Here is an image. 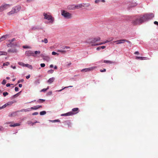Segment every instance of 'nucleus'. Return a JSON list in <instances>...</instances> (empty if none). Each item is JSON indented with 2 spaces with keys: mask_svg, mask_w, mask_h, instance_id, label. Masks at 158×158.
Returning <instances> with one entry per match:
<instances>
[{
  "mask_svg": "<svg viewBox=\"0 0 158 158\" xmlns=\"http://www.w3.org/2000/svg\"><path fill=\"white\" fill-rule=\"evenodd\" d=\"M61 14L66 19H69L71 18L72 17V15L70 13L64 10L61 11Z\"/></svg>",
  "mask_w": 158,
  "mask_h": 158,
  "instance_id": "obj_3",
  "label": "nucleus"
},
{
  "mask_svg": "<svg viewBox=\"0 0 158 158\" xmlns=\"http://www.w3.org/2000/svg\"><path fill=\"white\" fill-rule=\"evenodd\" d=\"M21 9V6H19L14 7L12 8L10 12H9L8 14L10 15L15 13H17Z\"/></svg>",
  "mask_w": 158,
  "mask_h": 158,
  "instance_id": "obj_4",
  "label": "nucleus"
},
{
  "mask_svg": "<svg viewBox=\"0 0 158 158\" xmlns=\"http://www.w3.org/2000/svg\"><path fill=\"white\" fill-rule=\"evenodd\" d=\"M42 106H41L37 105L35 106H34L33 107H31V108L30 109L32 110H36L38 109H39L40 108H41Z\"/></svg>",
  "mask_w": 158,
  "mask_h": 158,
  "instance_id": "obj_16",
  "label": "nucleus"
},
{
  "mask_svg": "<svg viewBox=\"0 0 158 158\" xmlns=\"http://www.w3.org/2000/svg\"><path fill=\"white\" fill-rule=\"evenodd\" d=\"M110 42V40H106V41L104 42V43H105V44H106V43H107L108 42Z\"/></svg>",
  "mask_w": 158,
  "mask_h": 158,
  "instance_id": "obj_52",
  "label": "nucleus"
},
{
  "mask_svg": "<svg viewBox=\"0 0 158 158\" xmlns=\"http://www.w3.org/2000/svg\"><path fill=\"white\" fill-rule=\"evenodd\" d=\"M101 1L102 2H105V0H95V3H98L100 2Z\"/></svg>",
  "mask_w": 158,
  "mask_h": 158,
  "instance_id": "obj_27",
  "label": "nucleus"
},
{
  "mask_svg": "<svg viewBox=\"0 0 158 158\" xmlns=\"http://www.w3.org/2000/svg\"><path fill=\"white\" fill-rule=\"evenodd\" d=\"M10 6V5L8 4H4L0 6V11H2L7 9Z\"/></svg>",
  "mask_w": 158,
  "mask_h": 158,
  "instance_id": "obj_6",
  "label": "nucleus"
},
{
  "mask_svg": "<svg viewBox=\"0 0 158 158\" xmlns=\"http://www.w3.org/2000/svg\"><path fill=\"white\" fill-rule=\"evenodd\" d=\"M43 15L44 16V19L49 20V23H53L54 19L51 15H48L47 14L44 13Z\"/></svg>",
  "mask_w": 158,
  "mask_h": 158,
  "instance_id": "obj_2",
  "label": "nucleus"
},
{
  "mask_svg": "<svg viewBox=\"0 0 158 158\" xmlns=\"http://www.w3.org/2000/svg\"><path fill=\"white\" fill-rule=\"evenodd\" d=\"M77 113L73 112H69L63 114H61V116H68L76 114Z\"/></svg>",
  "mask_w": 158,
  "mask_h": 158,
  "instance_id": "obj_11",
  "label": "nucleus"
},
{
  "mask_svg": "<svg viewBox=\"0 0 158 158\" xmlns=\"http://www.w3.org/2000/svg\"><path fill=\"white\" fill-rule=\"evenodd\" d=\"M3 130V128L1 126H0V131H2Z\"/></svg>",
  "mask_w": 158,
  "mask_h": 158,
  "instance_id": "obj_48",
  "label": "nucleus"
},
{
  "mask_svg": "<svg viewBox=\"0 0 158 158\" xmlns=\"http://www.w3.org/2000/svg\"><path fill=\"white\" fill-rule=\"evenodd\" d=\"M53 66L52 64H51L50 65V68H53Z\"/></svg>",
  "mask_w": 158,
  "mask_h": 158,
  "instance_id": "obj_62",
  "label": "nucleus"
},
{
  "mask_svg": "<svg viewBox=\"0 0 158 158\" xmlns=\"http://www.w3.org/2000/svg\"><path fill=\"white\" fill-rule=\"evenodd\" d=\"M30 109L29 108H28V109H23L22 110H20V111L21 112H22V111H25V112H27V111H30Z\"/></svg>",
  "mask_w": 158,
  "mask_h": 158,
  "instance_id": "obj_29",
  "label": "nucleus"
},
{
  "mask_svg": "<svg viewBox=\"0 0 158 158\" xmlns=\"http://www.w3.org/2000/svg\"><path fill=\"white\" fill-rule=\"evenodd\" d=\"M45 100L43 99H39L37 101V102L39 103H42L44 102Z\"/></svg>",
  "mask_w": 158,
  "mask_h": 158,
  "instance_id": "obj_28",
  "label": "nucleus"
},
{
  "mask_svg": "<svg viewBox=\"0 0 158 158\" xmlns=\"http://www.w3.org/2000/svg\"><path fill=\"white\" fill-rule=\"evenodd\" d=\"M23 81H24V80L23 79H21V80H19L18 81V83H19L20 82H23Z\"/></svg>",
  "mask_w": 158,
  "mask_h": 158,
  "instance_id": "obj_44",
  "label": "nucleus"
},
{
  "mask_svg": "<svg viewBox=\"0 0 158 158\" xmlns=\"http://www.w3.org/2000/svg\"><path fill=\"white\" fill-rule=\"evenodd\" d=\"M9 64H10L9 62H6V63H4L3 64V66H7V65H8Z\"/></svg>",
  "mask_w": 158,
  "mask_h": 158,
  "instance_id": "obj_37",
  "label": "nucleus"
},
{
  "mask_svg": "<svg viewBox=\"0 0 158 158\" xmlns=\"http://www.w3.org/2000/svg\"><path fill=\"white\" fill-rule=\"evenodd\" d=\"M38 114V113L37 112H35L33 113L32 114V115H36Z\"/></svg>",
  "mask_w": 158,
  "mask_h": 158,
  "instance_id": "obj_41",
  "label": "nucleus"
},
{
  "mask_svg": "<svg viewBox=\"0 0 158 158\" xmlns=\"http://www.w3.org/2000/svg\"><path fill=\"white\" fill-rule=\"evenodd\" d=\"M154 23L156 25L158 26V22L155 21L154 22Z\"/></svg>",
  "mask_w": 158,
  "mask_h": 158,
  "instance_id": "obj_47",
  "label": "nucleus"
},
{
  "mask_svg": "<svg viewBox=\"0 0 158 158\" xmlns=\"http://www.w3.org/2000/svg\"><path fill=\"white\" fill-rule=\"evenodd\" d=\"M85 4H81L77 5H75V9H79L80 8L84 7L85 6Z\"/></svg>",
  "mask_w": 158,
  "mask_h": 158,
  "instance_id": "obj_14",
  "label": "nucleus"
},
{
  "mask_svg": "<svg viewBox=\"0 0 158 158\" xmlns=\"http://www.w3.org/2000/svg\"><path fill=\"white\" fill-rule=\"evenodd\" d=\"M95 68L94 67H91L83 69L81 70V72H87L93 70Z\"/></svg>",
  "mask_w": 158,
  "mask_h": 158,
  "instance_id": "obj_12",
  "label": "nucleus"
},
{
  "mask_svg": "<svg viewBox=\"0 0 158 158\" xmlns=\"http://www.w3.org/2000/svg\"><path fill=\"white\" fill-rule=\"evenodd\" d=\"M30 77V75H28L26 77V78L27 79L29 78Z\"/></svg>",
  "mask_w": 158,
  "mask_h": 158,
  "instance_id": "obj_51",
  "label": "nucleus"
},
{
  "mask_svg": "<svg viewBox=\"0 0 158 158\" xmlns=\"http://www.w3.org/2000/svg\"><path fill=\"white\" fill-rule=\"evenodd\" d=\"M46 112L45 111H41L40 112V114L41 115H44L46 114Z\"/></svg>",
  "mask_w": 158,
  "mask_h": 158,
  "instance_id": "obj_31",
  "label": "nucleus"
},
{
  "mask_svg": "<svg viewBox=\"0 0 158 158\" xmlns=\"http://www.w3.org/2000/svg\"><path fill=\"white\" fill-rule=\"evenodd\" d=\"M57 67L56 66H55L54 67V69H57Z\"/></svg>",
  "mask_w": 158,
  "mask_h": 158,
  "instance_id": "obj_64",
  "label": "nucleus"
},
{
  "mask_svg": "<svg viewBox=\"0 0 158 158\" xmlns=\"http://www.w3.org/2000/svg\"><path fill=\"white\" fill-rule=\"evenodd\" d=\"M68 9L69 10H73L75 9V5H69L68 7Z\"/></svg>",
  "mask_w": 158,
  "mask_h": 158,
  "instance_id": "obj_13",
  "label": "nucleus"
},
{
  "mask_svg": "<svg viewBox=\"0 0 158 158\" xmlns=\"http://www.w3.org/2000/svg\"><path fill=\"white\" fill-rule=\"evenodd\" d=\"M41 42H44L46 44L48 42V40L46 38H45L44 40H42Z\"/></svg>",
  "mask_w": 158,
  "mask_h": 158,
  "instance_id": "obj_30",
  "label": "nucleus"
},
{
  "mask_svg": "<svg viewBox=\"0 0 158 158\" xmlns=\"http://www.w3.org/2000/svg\"><path fill=\"white\" fill-rule=\"evenodd\" d=\"M136 59H139L141 60H143L146 59V57H143L140 56H137L136 57Z\"/></svg>",
  "mask_w": 158,
  "mask_h": 158,
  "instance_id": "obj_21",
  "label": "nucleus"
},
{
  "mask_svg": "<svg viewBox=\"0 0 158 158\" xmlns=\"http://www.w3.org/2000/svg\"><path fill=\"white\" fill-rule=\"evenodd\" d=\"M106 69H104L103 70L101 69L100 70V71L101 72H106Z\"/></svg>",
  "mask_w": 158,
  "mask_h": 158,
  "instance_id": "obj_45",
  "label": "nucleus"
},
{
  "mask_svg": "<svg viewBox=\"0 0 158 158\" xmlns=\"http://www.w3.org/2000/svg\"><path fill=\"white\" fill-rule=\"evenodd\" d=\"M20 125V124L19 123H16L13 125H10V126L11 127H15L16 126H19Z\"/></svg>",
  "mask_w": 158,
  "mask_h": 158,
  "instance_id": "obj_22",
  "label": "nucleus"
},
{
  "mask_svg": "<svg viewBox=\"0 0 158 158\" xmlns=\"http://www.w3.org/2000/svg\"><path fill=\"white\" fill-rule=\"evenodd\" d=\"M7 36H8V35H3V36H2V37H1L0 38V42H1V41L5 40L6 39V38Z\"/></svg>",
  "mask_w": 158,
  "mask_h": 158,
  "instance_id": "obj_18",
  "label": "nucleus"
},
{
  "mask_svg": "<svg viewBox=\"0 0 158 158\" xmlns=\"http://www.w3.org/2000/svg\"><path fill=\"white\" fill-rule=\"evenodd\" d=\"M10 84L9 83H7V84H6V86L7 87H9V86H10Z\"/></svg>",
  "mask_w": 158,
  "mask_h": 158,
  "instance_id": "obj_60",
  "label": "nucleus"
},
{
  "mask_svg": "<svg viewBox=\"0 0 158 158\" xmlns=\"http://www.w3.org/2000/svg\"><path fill=\"white\" fill-rule=\"evenodd\" d=\"M55 80V78L52 77L51 78H50L49 79V80L48 81V83L49 84H51Z\"/></svg>",
  "mask_w": 158,
  "mask_h": 158,
  "instance_id": "obj_17",
  "label": "nucleus"
},
{
  "mask_svg": "<svg viewBox=\"0 0 158 158\" xmlns=\"http://www.w3.org/2000/svg\"><path fill=\"white\" fill-rule=\"evenodd\" d=\"M94 38H91L88 40L87 43L89 44H92V46H95L98 45V44H95V43L96 42Z\"/></svg>",
  "mask_w": 158,
  "mask_h": 158,
  "instance_id": "obj_8",
  "label": "nucleus"
},
{
  "mask_svg": "<svg viewBox=\"0 0 158 158\" xmlns=\"http://www.w3.org/2000/svg\"><path fill=\"white\" fill-rule=\"evenodd\" d=\"M94 39H95V41H96V42H97V41H100L101 40V38L99 37L95 38H94Z\"/></svg>",
  "mask_w": 158,
  "mask_h": 158,
  "instance_id": "obj_34",
  "label": "nucleus"
},
{
  "mask_svg": "<svg viewBox=\"0 0 158 158\" xmlns=\"http://www.w3.org/2000/svg\"><path fill=\"white\" fill-rule=\"evenodd\" d=\"M105 44V43H104V42H103L100 43H99V44H98V45H101V44Z\"/></svg>",
  "mask_w": 158,
  "mask_h": 158,
  "instance_id": "obj_53",
  "label": "nucleus"
},
{
  "mask_svg": "<svg viewBox=\"0 0 158 158\" xmlns=\"http://www.w3.org/2000/svg\"><path fill=\"white\" fill-rule=\"evenodd\" d=\"M41 56L43 58L44 60H46L47 61H48L49 60L50 58L48 56H45L43 55Z\"/></svg>",
  "mask_w": 158,
  "mask_h": 158,
  "instance_id": "obj_15",
  "label": "nucleus"
},
{
  "mask_svg": "<svg viewBox=\"0 0 158 158\" xmlns=\"http://www.w3.org/2000/svg\"><path fill=\"white\" fill-rule=\"evenodd\" d=\"M48 73H52L54 72V70L52 69H50L48 71Z\"/></svg>",
  "mask_w": 158,
  "mask_h": 158,
  "instance_id": "obj_38",
  "label": "nucleus"
},
{
  "mask_svg": "<svg viewBox=\"0 0 158 158\" xmlns=\"http://www.w3.org/2000/svg\"><path fill=\"white\" fill-rule=\"evenodd\" d=\"M25 55L27 56H34L33 52L31 50L26 51L25 52Z\"/></svg>",
  "mask_w": 158,
  "mask_h": 158,
  "instance_id": "obj_10",
  "label": "nucleus"
},
{
  "mask_svg": "<svg viewBox=\"0 0 158 158\" xmlns=\"http://www.w3.org/2000/svg\"><path fill=\"white\" fill-rule=\"evenodd\" d=\"M3 94L4 97H5L8 94V93L7 92H5L3 93Z\"/></svg>",
  "mask_w": 158,
  "mask_h": 158,
  "instance_id": "obj_40",
  "label": "nucleus"
},
{
  "mask_svg": "<svg viewBox=\"0 0 158 158\" xmlns=\"http://www.w3.org/2000/svg\"><path fill=\"white\" fill-rule=\"evenodd\" d=\"M7 53L6 52L0 51V56L2 55H6Z\"/></svg>",
  "mask_w": 158,
  "mask_h": 158,
  "instance_id": "obj_25",
  "label": "nucleus"
},
{
  "mask_svg": "<svg viewBox=\"0 0 158 158\" xmlns=\"http://www.w3.org/2000/svg\"><path fill=\"white\" fill-rule=\"evenodd\" d=\"M11 67L13 69H16V67L15 66H13L12 65L11 66Z\"/></svg>",
  "mask_w": 158,
  "mask_h": 158,
  "instance_id": "obj_55",
  "label": "nucleus"
},
{
  "mask_svg": "<svg viewBox=\"0 0 158 158\" xmlns=\"http://www.w3.org/2000/svg\"><path fill=\"white\" fill-rule=\"evenodd\" d=\"M45 65L44 63H42L41 64H40V66L42 67H45Z\"/></svg>",
  "mask_w": 158,
  "mask_h": 158,
  "instance_id": "obj_42",
  "label": "nucleus"
},
{
  "mask_svg": "<svg viewBox=\"0 0 158 158\" xmlns=\"http://www.w3.org/2000/svg\"><path fill=\"white\" fill-rule=\"evenodd\" d=\"M62 50H57V52H60L62 53L65 54L66 52V51L64 50V49H69L70 48V47L69 46H63L62 48Z\"/></svg>",
  "mask_w": 158,
  "mask_h": 158,
  "instance_id": "obj_9",
  "label": "nucleus"
},
{
  "mask_svg": "<svg viewBox=\"0 0 158 158\" xmlns=\"http://www.w3.org/2000/svg\"><path fill=\"white\" fill-rule=\"evenodd\" d=\"M34 56H36V55L37 54H40V51H35L34 52Z\"/></svg>",
  "mask_w": 158,
  "mask_h": 158,
  "instance_id": "obj_26",
  "label": "nucleus"
},
{
  "mask_svg": "<svg viewBox=\"0 0 158 158\" xmlns=\"http://www.w3.org/2000/svg\"><path fill=\"white\" fill-rule=\"evenodd\" d=\"M49 89V87L48 86L46 89H43L41 90V92H45Z\"/></svg>",
  "mask_w": 158,
  "mask_h": 158,
  "instance_id": "obj_35",
  "label": "nucleus"
},
{
  "mask_svg": "<svg viewBox=\"0 0 158 158\" xmlns=\"http://www.w3.org/2000/svg\"><path fill=\"white\" fill-rule=\"evenodd\" d=\"M7 105H6V104H5L3 106H2V108H5L6 106Z\"/></svg>",
  "mask_w": 158,
  "mask_h": 158,
  "instance_id": "obj_50",
  "label": "nucleus"
},
{
  "mask_svg": "<svg viewBox=\"0 0 158 158\" xmlns=\"http://www.w3.org/2000/svg\"><path fill=\"white\" fill-rule=\"evenodd\" d=\"M19 87L21 88L22 86V84H19Z\"/></svg>",
  "mask_w": 158,
  "mask_h": 158,
  "instance_id": "obj_59",
  "label": "nucleus"
},
{
  "mask_svg": "<svg viewBox=\"0 0 158 158\" xmlns=\"http://www.w3.org/2000/svg\"><path fill=\"white\" fill-rule=\"evenodd\" d=\"M73 87V86H68V87H64V88H63V89H60V90H57V91H56L60 92V91H61L63 89L66 88H68V87Z\"/></svg>",
  "mask_w": 158,
  "mask_h": 158,
  "instance_id": "obj_36",
  "label": "nucleus"
},
{
  "mask_svg": "<svg viewBox=\"0 0 158 158\" xmlns=\"http://www.w3.org/2000/svg\"><path fill=\"white\" fill-rule=\"evenodd\" d=\"M28 124H31V122L29 121L28 122Z\"/></svg>",
  "mask_w": 158,
  "mask_h": 158,
  "instance_id": "obj_63",
  "label": "nucleus"
},
{
  "mask_svg": "<svg viewBox=\"0 0 158 158\" xmlns=\"http://www.w3.org/2000/svg\"><path fill=\"white\" fill-rule=\"evenodd\" d=\"M15 38H13L11 40H8L9 43L7 44V46L8 47H13L14 46L16 45V44H14L13 43H12L13 41H15Z\"/></svg>",
  "mask_w": 158,
  "mask_h": 158,
  "instance_id": "obj_5",
  "label": "nucleus"
},
{
  "mask_svg": "<svg viewBox=\"0 0 158 158\" xmlns=\"http://www.w3.org/2000/svg\"><path fill=\"white\" fill-rule=\"evenodd\" d=\"M23 47V48H28V47L27 46H24Z\"/></svg>",
  "mask_w": 158,
  "mask_h": 158,
  "instance_id": "obj_56",
  "label": "nucleus"
},
{
  "mask_svg": "<svg viewBox=\"0 0 158 158\" xmlns=\"http://www.w3.org/2000/svg\"><path fill=\"white\" fill-rule=\"evenodd\" d=\"M103 62L105 63H109L110 64H111L113 63V62L109 60H104Z\"/></svg>",
  "mask_w": 158,
  "mask_h": 158,
  "instance_id": "obj_23",
  "label": "nucleus"
},
{
  "mask_svg": "<svg viewBox=\"0 0 158 158\" xmlns=\"http://www.w3.org/2000/svg\"><path fill=\"white\" fill-rule=\"evenodd\" d=\"M79 111V109L78 108H73L72 109V111L73 112L77 113L76 114L78 113Z\"/></svg>",
  "mask_w": 158,
  "mask_h": 158,
  "instance_id": "obj_19",
  "label": "nucleus"
},
{
  "mask_svg": "<svg viewBox=\"0 0 158 158\" xmlns=\"http://www.w3.org/2000/svg\"><path fill=\"white\" fill-rule=\"evenodd\" d=\"M52 55H56V54H57L58 55V54L56 52H52Z\"/></svg>",
  "mask_w": 158,
  "mask_h": 158,
  "instance_id": "obj_43",
  "label": "nucleus"
},
{
  "mask_svg": "<svg viewBox=\"0 0 158 158\" xmlns=\"http://www.w3.org/2000/svg\"><path fill=\"white\" fill-rule=\"evenodd\" d=\"M153 14H145L142 16L135 18L131 22V24L134 26L139 25L149 19H151L154 17Z\"/></svg>",
  "mask_w": 158,
  "mask_h": 158,
  "instance_id": "obj_1",
  "label": "nucleus"
},
{
  "mask_svg": "<svg viewBox=\"0 0 158 158\" xmlns=\"http://www.w3.org/2000/svg\"><path fill=\"white\" fill-rule=\"evenodd\" d=\"M110 40H109L110 41H110H112L113 40V38H110Z\"/></svg>",
  "mask_w": 158,
  "mask_h": 158,
  "instance_id": "obj_61",
  "label": "nucleus"
},
{
  "mask_svg": "<svg viewBox=\"0 0 158 158\" xmlns=\"http://www.w3.org/2000/svg\"><path fill=\"white\" fill-rule=\"evenodd\" d=\"M101 47V48L104 49L106 48V47L104 46H102L100 47Z\"/></svg>",
  "mask_w": 158,
  "mask_h": 158,
  "instance_id": "obj_49",
  "label": "nucleus"
},
{
  "mask_svg": "<svg viewBox=\"0 0 158 158\" xmlns=\"http://www.w3.org/2000/svg\"><path fill=\"white\" fill-rule=\"evenodd\" d=\"M6 83V81L4 79L3 80L2 83V85H5Z\"/></svg>",
  "mask_w": 158,
  "mask_h": 158,
  "instance_id": "obj_39",
  "label": "nucleus"
},
{
  "mask_svg": "<svg viewBox=\"0 0 158 158\" xmlns=\"http://www.w3.org/2000/svg\"><path fill=\"white\" fill-rule=\"evenodd\" d=\"M18 64L20 65H21L23 66H25V64L22 62H19L18 63Z\"/></svg>",
  "mask_w": 158,
  "mask_h": 158,
  "instance_id": "obj_33",
  "label": "nucleus"
},
{
  "mask_svg": "<svg viewBox=\"0 0 158 158\" xmlns=\"http://www.w3.org/2000/svg\"><path fill=\"white\" fill-rule=\"evenodd\" d=\"M36 29H37V28L36 27H33L32 28V30H35Z\"/></svg>",
  "mask_w": 158,
  "mask_h": 158,
  "instance_id": "obj_54",
  "label": "nucleus"
},
{
  "mask_svg": "<svg viewBox=\"0 0 158 158\" xmlns=\"http://www.w3.org/2000/svg\"><path fill=\"white\" fill-rule=\"evenodd\" d=\"M49 121L52 123H55L60 122V120L59 119L55 120H49Z\"/></svg>",
  "mask_w": 158,
  "mask_h": 158,
  "instance_id": "obj_32",
  "label": "nucleus"
},
{
  "mask_svg": "<svg viewBox=\"0 0 158 158\" xmlns=\"http://www.w3.org/2000/svg\"><path fill=\"white\" fill-rule=\"evenodd\" d=\"M101 49V47H98L96 49L98 50H100Z\"/></svg>",
  "mask_w": 158,
  "mask_h": 158,
  "instance_id": "obj_58",
  "label": "nucleus"
},
{
  "mask_svg": "<svg viewBox=\"0 0 158 158\" xmlns=\"http://www.w3.org/2000/svg\"><path fill=\"white\" fill-rule=\"evenodd\" d=\"M8 52H9L14 53L16 52V50L15 49H10L8 50Z\"/></svg>",
  "mask_w": 158,
  "mask_h": 158,
  "instance_id": "obj_20",
  "label": "nucleus"
},
{
  "mask_svg": "<svg viewBox=\"0 0 158 158\" xmlns=\"http://www.w3.org/2000/svg\"><path fill=\"white\" fill-rule=\"evenodd\" d=\"M113 42H116V44H123L125 42H127L129 44L131 43L130 42L127 40L125 39H123V40H118L116 41H113Z\"/></svg>",
  "mask_w": 158,
  "mask_h": 158,
  "instance_id": "obj_7",
  "label": "nucleus"
},
{
  "mask_svg": "<svg viewBox=\"0 0 158 158\" xmlns=\"http://www.w3.org/2000/svg\"><path fill=\"white\" fill-rule=\"evenodd\" d=\"M19 90V88L17 87H15V91H18Z\"/></svg>",
  "mask_w": 158,
  "mask_h": 158,
  "instance_id": "obj_46",
  "label": "nucleus"
},
{
  "mask_svg": "<svg viewBox=\"0 0 158 158\" xmlns=\"http://www.w3.org/2000/svg\"><path fill=\"white\" fill-rule=\"evenodd\" d=\"M25 66L27 67L30 69H32V66L28 64H25Z\"/></svg>",
  "mask_w": 158,
  "mask_h": 158,
  "instance_id": "obj_24",
  "label": "nucleus"
},
{
  "mask_svg": "<svg viewBox=\"0 0 158 158\" xmlns=\"http://www.w3.org/2000/svg\"><path fill=\"white\" fill-rule=\"evenodd\" d=\"M139 52L138 51L135 52V54H139Z\"/></svg>",
  "mask_w": 158,
  "mask_h": 158,
  "instance_id": "obj_57",
  "label": "nucleus"
}]
</instances>
